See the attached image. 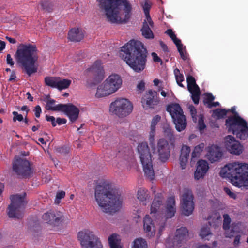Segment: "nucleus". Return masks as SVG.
<instances>
[{
	"mask_svg": "<svg viewBox=\"0 0 248 248\" xmlns=\"http://www.w3.org/2000/svg\"><path fill=\"white\" fill-rule=\"evenodd\" d=\"M94 191L95 200L104 212L111 214L119 210L123 200L121 192L111 183L97 185Z\"/></svg>",
	"mask_w": 248,
	"mask_h": 248,
	"instance_id": "1",
	"label": "nucleus"
},
{
	"mask_svg": "<svg viewBox=\"0 0 248 248\" xmlns=\"http://www.w3.org/2000/svg\"><path fill=\"white\" fill-rule=\"evenodd\" d=\"M148 50L140 41L130 40L121 47L120 56L135 72L143 71L146 65Z\"/></svg>",
	"mask_w": 248,
	"mask_h": 248,
	"instance_id": "2",
	"label": "nucleus"
},
{
	"mask_svg": "<svg viewBox=\"0 0 248 248\" xmlns=\"http://www.w3.org/2000/svg\"><path fill=\"white\" fill-rule=\"evenodd\" d=\"M38 49L35 45L30 43H21L15 54L17 62L29 76L37 72L35 63L38 59Z\"/></svg>",
	"mask_w": 248,
	"mask_h": 248,
	"instance_id": "3",
	"label": "nucleus"
},
{
	"mask_svg": "<svg viewBox=\"0 0 248 248\" xmlns=\"http://www.w3.org/2000/svg\"><path fill=\"white\" fill-rule=\"evenodd\" d=\"M100 8L105 13L108 21L117 23L122 21L120 16L121 7L124 6L125 17L124 19L126 22L130 16L131 6L127 0H97Z\"/></svg>",
	"mask_w": 248,
	"mask_h": 248,
	"instance_id": "4",
	"label": "nucleus"
},
{
	"mask_svg": "<svg viewBox=\"0 0 248 248\" xmlns=\"http://www.w3.org/2000/svg\"><path fill=\"white\" fill-rule=\"evenodd\" d=\"M222 178H228L231 183L238 187L248 188V164L233 162L223 167L220 171Z\"/></svg>",
	"mask_w": 248,
	"mask_h": 248,
	"instance_id": "5",
	"label": "nucleus"
},
{
	"mask_svg": "<svg viewBox=\"0 0 248 248\" xmlns=\"http://www.w3.org/2000/svg\"><path fill=\"white\" fill-rule=\"evenodd\" d=\"M225 123L228 131L232 132L237 138L245 140L248 137L247 123L239 114L229 116Z\"/></svg>",
	"mask_w": 248,
	"mask_h": 248,
	"instance_id": "6",
	"label": "nucleus"
},
{
	"mask_svg": "<svg viewBox=\"0 0 248 248\" xmlns=\"http://www.w3.org/2000/svg\"><path fill=\"white\" fill-rule=\"evenodd\" d=\"M26 193L17 194L10 197L11 203L8 207V215L10 218L21 219L23 217V210L27 204Z\"/></svg>",
	"mask_w": 248,
	"mask_h": 248,
	"instance_id": "7",
	"label": "nucleus"
},
{
	"mask_svg": "<svg viewBox=\"0 0 248 248\" xmlns=\"http://www.w3.org/2000/svg\"><path fill=\"white\" fill-rule=\"evenodd\" d=\"M133 105L128 99L120 98L112 102L109 106V112L119 118L129 115L132 111Z\"/></svg>",
	"mask_w": 248,
	"mask_h": 248,
	"instance_id": "8",
	"label": "nucleus"
},
{
	"mask_svg": "<svg viewBox=\"0 0 248 248\" xmlns=\"http://www.w3.org/2000/svg\"><path fill=\"white\" fill-rule=\"evenodd\" d=\"M166 110L171 116L176 129L179 132L184 130L187 123L186 117L183 114L182 108L180 105L177 103L169 105Z\"/></svg>",
	"mask_w": 248,
	"mask_h": 248,
	"instance_id": "9",
	"label": "nucleus"
},
{
	"mask_svg": "<svg viewBox=\"0 0 248 248\" xmlns=\"http://www.w3.org/2000/svg\"><path fill=\"white\" fill-rule=\"evenodd\" d=\"M78 238L82 248H102V245L97 236L89 230L79 232Z\"/></svg>",
	"mask_w": 248,
	"mask_h": 248,
	"instance_id": "10",
	"label": "nucleus"
},
{
	"mask_svg": "<svg viewBox=\"0 0 248 248\" xmlns=\"http://www.w3.org/2000/svg\"><path fill=\"white\" fill-rule=\"evenodd\" d=\"M85 75L89 78L88 82L96 85L104 78V71L100 61H96L90 68L85 71Z\"/></svg>",
	"mask_w": 248,
	"mask_h": 248,
	"instance_id": "11",
	"label": "nucleus"
},
{
	"mask_svg": "<svg viewBox=\"0 0 248 248\" xmlns=\"http://www.w3.org/2000/svg\"><path fill=\"white\" fill-rule=\"evenodd\" d=\"M13 170L17 175L23 178L29 177L32 173L30 162L19 157L13 161Z\"/></svg>",
	"mask_w": 248,
	"mask_h": 248,
	"instance_id": "12",
	"label": "nucleus"
},
{
	"mask_svg": "<svg viewBox=\"0 0 248 248\" xmlns=\"http://www.w3.org/2000/svg\"><path fill=\"white\" fill-rule=\"evenodd\" d=\"M182 213L185 216L191 214L194 209L193 196L191 191L185 190L181 199Z\"/></svg>",
	"mask_w": 248,
	"mask_h": 248,
	"instance_id": "13",
	"label": "nucleus"
},
{
	"mask_svg": "<svg viewBox=\"0 0 248 248\" xmlns=\"http://www.w3.org/2000/svg\"><path fill=\"white\" fill-rule=\"evenodd\" d=\"M170 142L165 138L159 139L157 142L156 153L158 158L163 162H166L170 156Z\"/></svg>",
	"mask_w": 248,
	"mask_h": 248,
	"instance_id": "14",
	"label": "nucleus"
},
{
	"mask_svg": "<svg viewBox=\"0 0 248 248\" xmlns=\"http://www.w3.org/2000/svg\"><path fill=\"white\" fill-rule=\"evenodd\" d=\"M141 102L143 107L145 109L154 108L159 102L157 92L149 90L142 97Z\"/></svg>",
	"mask_w": 248,
	"mask_h": 248,
	"instance_id": "15",
	"label": "nucleus"
},
{
	"mask_svg": "<svg viewBox=\"0 0 248 248\" xmlns=\"http://www.w3.org/2000/svg\"><path fill=\"white\" fill-rule=\"evenodd\" d=\"M122 84L121 77L118 74L110 75L105 81V87L111 94L120 88Z\"/></svg>",
	"mask_w": 248,
	"mask_h": 248,
	"instance_id": "16",
	"label": "nucleus"
},
{
	"mask_svg": "<svg viewBox=\"0 0 248 248\" xmlns=\"http://www.w3.org/2000/svg\"><path fill=\"white\" fill-rule=\"evenodd\" d=\"M175 201L174 197H170L167 200L166 210L165 212L166 218H162V222L160 224L159 233L161 234L166 225V219L172 218L176 213Z\"/></svg>",
	"mask_w": 248,
	"mask_h": 248,
	"instance_id": "17",
	"label": "nucleus"
},
{
	"mask_svg": "<svg viewBox=\"0 0 248 248\" xmlns=\"http://www.w3.org/2000/svg\"><path fill=\"white\" fill-rule=\"evenodd\" d=\"M224 141L226 149L231 154L239 155L242 153L243 146L232 136L228 135L225 137Z\"/></svg>",
	"mask_w": 248,
	"mask_h": 248,
	"instance_id": "18",
	"label": "nucleus"
},
{
	"mask_svg": "<svg viewBox=\"0 0 248 248\" xmlns=\"http://www.w3.org/2000/svg\"><path fill=\"white\" fill-rule=\"evenodd\" d=\"M60 111L63 112L69 119L70 121L73 123L78 118L79 109L76 106L71 103L63 104L59 106Z\"/></svg>",
	"mask_w": 248,
	"mask_h": 248,
	"instance_id": "19",
	"label": "nucleus"
},
{
	"mask_svg": "<svg viewBox=\"0 0 248 248\" xmlns=\"http://www.w3.org/2000/svg\"><path fill=\"white\" fill-rule=\"evenodd\" d=\"M62 214L57 211H50L45 213L42 218L44 221L50 225L58 226L62 221Z\"/></svg>",
	"mask_w": 248,
	"mask_h": 248,
	"instance_id": "20",
	"label": "nucleus"
},
{
	"mask_svg": "<svg viewBox=\"0 0 248 248\" xmlns=\"http://www.w3.org/2000/svg\"><path fill=\"white\" fill-rule=\"evenodd\" d=\"M137 149L141 163L152 160L151 152L147 142L140 143Z\"/></svg>",
	"mask_w": 248,
	"mask_h": 248,
	"instance_id": "21",
	"label": "nucleus"
},
{
	"mask_svg": "<svg viewBox=\"0 0 248 248\" xmlns=\"http://www.w3.org/2000/svg\"><path fill=\"white\" fill-rule=\"evenodd\" d=\"M222 156V153L219 146L212 145L208 147L206 157L211 163H214L218 161L221 158Z\"/></svg>",
	"mask_w": 248,
	"mask_h": 248,
	"instance_id": "22",
	"label": "nucleus"
},
{
	"mask_svg": "<svg viewBox=\"0 0 248 248\" xmlns=\"http://www.w3.org/2000/svg\"><path fill=\"white\" fill-rule=\"evenodd\" d=\"M209 169L207 162L203 160H200L197 164L196 171L194 173V177L196 180L202 178L206 173Z\"/></svg>",
	"mask_w": 248,
	"mask_h": 248,
	"instance_id": "23",
	"label": "nucleus"
},
{
	"mask_svg": "<svg viewBox=\"0 0 248 248\" xmlns=\"http://www.w3.org/2000/svg\"><path fill=\"white\" fill-rule=\"evenodd\" d=\"M84 36L83 31L79 28L70 29L68 33V39L72 42H80Z\"/></svg>",
	"mask_w": 248,
	"mask_h": 248,
	"instance_id": "24",
	"label": "nucleus"
},
{
	"mask_svg": "<svg viewBox=\"0 0 248 248\" xmlns=\"http://www.w3.org/2000/svg\"><path fill=\"white\" fill-rule=\"evenodd\" d=\"M163 130L165 137L169 140L171 147L174 149L175 146V137L173 130L168 124L163 125Z\"/></svg>",
	"mask_w": 248,
	"mask_h": 248,
	"instance_id": "25",
	"label": "nucleus"
},
{
	"mask_svg": "<svg viewBox=\"0 0 248 248\" xmlns=\"http://www.w3.org/2000/svg\"><path fill=\"white\" fill-rule=\"evenodd\" d=\"M190 152L189 147L185 145L182 146L179 158L180 164L182 169H184L186 167Z\"/></svg>",
	"mask_w": 248,
	"mask_h": 248,
	"instance_id": "26",
	"label": "nucleus"
},
{
	"mask_svg": "<svg viewBox=\"0 0 248 248\" xmlns=\"http://www.w3.org/2000/svg\"><path fill=\"white\" fill-rule=\"evenodd\" d=\"M143 228L147 233L148 235L150 236H153L155 234V229L153 220L150 217L149 215H146L143 219Z\"/></svg>",
	"mask_w": 248,
	"mask_h": 248,
	"instance_id": "27",
	"label": "nucleus"
},
{
	"mask_svg": "<svg viewBox=\"0 0 248 248\" xmlns=\"http://www.w3.org/2000/svg\"><path fill=\"white\" fill-rule=\"evenodd\" d=\"M154 24L151 25L146 19L144 20L141 29L142 35L144 38L149 39L154 38V33L151 29V27L152 28Z\"/></svg>",
	"mask_w": 248,
	"mask_h": 248,
	"instance_id": "28",
	"label": "nucleus"
},
{
	"mask_svg": "<svg viewBox=\"0 0 248 248\" xmlns=\"http://www.w3.org/2000/svg\"><path fill=\"white\" fill-rule=\"evenodd\" d=\"M188 236V231L186 227H182L176 231L175 240L180 244L186 241Z\"/></svg>",
	"mask_w": 248,
	"mask_h": 248,
	"instance_id": "29",
	"label": "nucleus"
},
{
	"mask_svg": "<svg viewBox=\"0 0 248 248\" xmlns=\"http://www.w3.org/2000/svg\"><path fill=\"white\" fill-rule=\"evenodd\" d=\"M141 164L143 166V169L145 176L150 180H154L155 178V172L153 168L152 160L146 161Z\"/></svg>",
	"mask_w": 248,
	"mask_h": 248,
	"instance_id": "30",
	"label": "nucleus"
},
{
	"mask_svg": "<svg viewBox=\"0 0 248 248\" xmlns=\"http://www.w3.org/2000/svg\"><path fill=\"white\" fill-rule=\"evenodd\" d=\"M163 202V196L161 193L155 195L151 206V213H156L160 206Z\"/></svg>",
	"mask_w": 248,
	"mask_h": 248,
	"instance_id": "31",
	"label": "nucleus"
},
{
	"mask_svg": "<svg viewBox=\"0 0 248 248\" xmlns=\"http://www.w3.org/2000/svg\"><path fill=\"white\" fill-rule=\"evenodd\" d=\"M44 101L46 103V108L47 110L60 111V109H59V106L62 105V104H59L55 106H53L56 101L54 99H51L49 95H46L44 99Z\"/></svg>",
	"mask_w": 248,
	"mask_h": 248,
	"instance_id": "32",
	"label": "nucleus"
},
{
	"mask_svg": "<svg viewBox=\"0 0 248 248\" xmlns=\"http://www.w3.org/2000/svg\"><path fill=\"white\" fill-rule=\"evenodd\" d=\"M200 235L202 239L209 240L212 235V233L210 232V227L207 225L203 226L201 230Z\"/></svg>",
	"mask_w": 248,
	"mask_h": 248,
	"instance_id": "33",
	"label": "nucleus"
},
{
	"mask_svg": "<svg viewBox=\"0 0 248 248\" xmlns=\"http://www.w3.org/2000/svg\"><path fill=\"white\" fill-rule=\"evenodd\" d=\"M71 83V80L68 79H61L58 78L57 89L59 90L68 88Z\"/></svg>",
	"mask_w": 248,
	"mask_h": 248,
	"instance_id": "34",
	"label": "nucleus"
},
{
	"mask_svg": "<svg viewBox=\"0 0 248 248\" xmlns=\"http://www.w3.org/2000/svg\"><path fill=\"white\" fill-rule=\"evenodd\" d=\"M58 78L54 77H46L44 81L46 86L53 88H57Z\"/></svg>",
	"mask_w": 248,
	"mask_h": 248,
	"instance_id": "35",
	"label": "nucleus"
},
{
	"mask_svg": "<svg viewBox=\"0 0 248 248\" xmlns=\"http://www.w3.org/2000/svg\"><path fill=\"white\" fill-rule=\"evenodd\" d=\"M228 110L225 108H217L213 110L212 116L217 119L223 118L226 116Z\"/></svg>",
	"mask_w": 248,
	"mask_h": 248,
	"instance_id": "36",
	"label": "nucleus"
},
{
	"mask_svg": "<svg viewBox=\"0 0 248 248\" xmlns=\"http://www.w3.org/2000/svg\"><path fill=\"white\" fill-rule=\"evenodd\" d=\"M106 89L105 84L104 85L99 86L97 89L95 96L98 98L102 97L111 94Z\"/></svg>",
	"mask_w": 248,
	"mask_h": 248,
	"instance_id": "37",
	"label": "nucleus"
},
{
	"mask_svg": "<svg viewBox=\"0 0 248 248\" xmlns=\"http://www.w3.org/2000/svg\"><path fill=\"white\" fill-rule=\"evenodd\" d=\"M148 191L146 189L140 188L138 190L137 197L141 202H145L148 199Z\"/></svg>",
	"mask_w": 248,
	"mask_h": 248,
	"instance_id": "38",
	"label": "nucleus"
},
{
	"mask_svg": "<svg viewBox=\"0 0 248 248\" xmlns=\"http://www.w3.org/2000/svg\"><path fill=\"white\" fill-rule=\"evenodd\" d=\"M108 243L110 248H122V247L118 244L117 235L113 233L108 237Z\"/></svg>",
	"mask_w": 248,
	"mask_h": 248,
	"instance_id": "39",
	"label": "nucleus"
},
{
	"mask_svg": "<svg viewBox=\"0 0 248 248\" xmlns=\"http://www.w3.org/2000/svg\"><path fill=\"white\" fill-rule=\"evenodd\" d=\"M187 83V89L189 91L199 88L196 84L195 78L192 76H188L186 78Z\"/></svg>",
	"mask_w": 248,
	"mask_h": 248,
	"instance_id": "40",
	"label": "nucleus"
},
{
	"mask_svg": "<svg viewBox=\"0 0 248 248\" xmlns=\"http://www.w3.org/2000/svg\"><path fill=\"white\" fill-rule=\"evenodd\" d=\"M132 248H148L146 241L142 238H138L134 240Z\"/></svg>",
	"mask_w": 248,
	"mask_h": 248,
	"instance_id": "41",
	"label": "nucleus"
},
{
	"mask_svg": "<svg viewBox=\"0 0 248 248\" xmlns=\"http://www.w3.org/2000/svg\"><path fill=\"white\" fill-rule=\"evenodd\" d=\"M204 147L203 143L200 144L195 147L192 153V159L199 157Z\"/></svg>",
	"mask_w": 248,
	"mask_h": 248,
	"instance_id": "42",
	"label": "nucleus"
},
{
	"mask_svg": "<svg viewBox=\"0 0 248 248\" xmlns=\"http://www.w3.org/2000/svg\"><path fill=\"white\" fill-rule=\"evenodd\" d=\"M150 8V4L147 1H145L144 4L143 5V8L144 11V13L146 15V19L152 25L153 24V21H152L149 15V10Z\"/></svg>",
	"mask_w": 248,
	"mask_h": 248,
	"instance_id": "43",
	"label": "nucleus"
},
{
	"mask_svg": "<svg viewBox=\"0 0 248 248\" xmlns=\"http://www.w3.org/2000/svg\"><path fill=\"white\" fill-rule=\"evenodd\" d=\"M191 94L192 99L195 104H198L199 102L200 90V88L191 90L189 91Z\"/></svg>",
	"mask_w": 248,
	"mask_h": 248,
	"instance_id": "44",
	"label": "nucleus"
},
{
	"mask_svg": "<svg viewBox=\"0 0 248 248\" xmlns=\"http://www.w3.org/2000/svg\"><path fill=\"white\" fill-rule=\"evenodd\" d=\"M174 72L178 85L181 87H184V85L181 83L184 80V77L183 74L180 73L179 70L177 68L174 70Z\"/></svg>",
	"mask_w": 248,
	"mask_h": 248,
	"instance_id": "45",
	"label": "nucleus"
},
{
	"mask_svg": "<svg viewBox=\"0 0 248 248\" xmlns=\"http://www.w3.org/2000/svg\"><path fill=\"white\" fill-rule=\"evenodd\" d=\"M204 96L203 103L204 105H206L207 107L208 108V106H210L212 102L215 99V96L211 93H205Z\"/></svg>",
	"mask_w": 248,
	"mask_h": 248,
	"instance_id": "46",
	"label": "nucleus"
},
{
	"mask_svg": "<svg viewBox=\"0 0 248 248\" xmlns=\"http://www.w3.org/2000/svg\"><path fill=\"white\" fill-rule=\"evenodd\" d=\"M223 228L224 230H227L230 228V224L231 221V218L227 214H225L223 215Z\"/></svg>",
	"mask_w": 248,
	"mask_h": 248,
	"instance_id": "47",
	"label": "nucleus"
},
{
	"mask_svg": "<svg viewBox=\"0 0 248 248\" xmlns=\"http://www.w3.org/2000/svg\"><path fill=\"white\" fill-rule=\"evenodd\" d=\"M65 195V193L64 191H58L56 194L55 202L56 203L59 204L60 202V200L62 199L64 197Z\"/></svg>",
	"mask_w": 248,
	"mask_h": 248,
	"instance_id": "48",
	"label": "nucleus"
},
{
	"mask_svg": "<svg viewBox=\"0 0 248 248\" xmlns=\"http://www.w3.org/2000/svg\"><path fill=\"white\" fill-rule=\"evenodd\" d=\"M41 6L43 9L45 10L48 12L52 11L51 5L50 3L48 1H44L42 2Z\"/></svg>",
	"mask_w": 248,
	"mask_h": 248,
	"instance_id": "49",
	"label": "nucleus"
},
{
	"mask_svg": "<svg viewBox=\"0 0 248 248\" xmlns=\"http://www.w3.org/2000/svg\"><path fill=\"white\" fill-rule=\"evenodd\" d=\"M12 114L14 115L13 119L14 122H16V121L21 122L23 120L24 118L23 116L21 114H18L17 112L13 111Z\"/></svg>",
	"mask_w": 248,
	"mask_h": 248,
	"instance_id": "50",
	"label": "nucleus"
},
{
	"mask_svg": "<svg viewBox=\"0 0 248 248\" xmlns=\"http://www.w3.org/2000/svg\"><path fill=\"white\" fill-rule=\"evenodd\" d=\"M56 152L59 153L66 154L69 153V148L65 146L58 147L56 149Z\"/></svg>",
	"mask_w": 248,
	"mask_h": 248,
	"instance_id": "51",
	"label": "nucleus"
},
{
	"mask_svg": "<svg viewBox=\"0 0 248 248\" xmlns=\"http://www.w3.org/2000/svg\"><path fill=\"white\" fill-rule=\"evenodd\" d=\"M160 120L161 117L159 115H156L154 116L151 122V127H155L156 125L160 121Z\"/></svg>",
	"mask_w": 248,
	"mask_h": 248,
	"instance_id": "52",
	"label": "nucleus"
},
{
	"mask_svg": "<svg viewBox=\"0 0 248 248\" xmlns=\"http://www.w3.org/2000/svg\"><path fill=\"white\" fill-rule=\"evenodd\" d=\"M33 111L34 112L35 117L37 118H39L42 113V109L41 107L39 105H36L33 109Z\"/></svg>",
	"mask_w": 248,
	"mask_h": 248,
	"instance_id": "53",
	"label": "nucleus"
},
{
	"mask_svg": "<svg viewBox=\"0 0 248 248\" xmlns=\"http://www.w3.org/2000/svg\"><path fill=\"white\" fill-rule=\"evenodd\" d=\"M46 119L47 121L51 122L53 127L56 126V119L54 116L46 115Z\"/></svg>",
	"mask_w": 248,
	"mask_h": 248,
	"instance_id": "54",
	"label": "nucleus"
},
{
	"mask_svg": "<svg viewBox=\"0 0 248 248\" xmlns=\"http://www.w3.org/2000/svg\"><path fill=\"white\" fill-rule=\"evenodd\" d=\"M224 190L229 196L230 197L233 199H236V194L234 192H232L229 188L224 187Z\"/></svg>",
	"mask_w": 248,
	"mask_h": 248,
	"instance_id": "55",
	"label": "nucleus"
},
{
	"mask_svg": "<svg viewBox=\"0 0 248 248\" xmlns=\"http://www.w3.org/2000/svg\"><path fill=\"white\" fill-rule=\"evenodd\" d=\"M178 51L180 55V56H181V58L183 60H186L187 59V54L184 51L183 49V47H181V48H178Z\"/></svg>",
	"mask_w": 248,
	"mask_h": 248,
	"instance_id": "56",
	"label": "nucleus"
},
{
	"mask_svg": "<svg viewBox=\"0 0 248 248\" xmlns=\"http://www.w3.org/2000/svg\"><path fill=\"white\" fill-rule=\"evenodd\" d=\"M198 124L200 130H202L206 127V125L203 122V118L201 117L199 119L198 122Z\"/></svg>",
	"mask_w": 248,
	"mask_h": 248,
	"instance_id": "57",
	"label": "nucleus"
},
{
	"mask_svg": "<svg viewBox=\"0 0 248 248\" xmlns=\"http://www.w3.org/2000/svg\"><path fill=\"white\" fill-rule=\"evenodd\" d=\"M172 41L176 46L177 49H178V48H180L183 47V44L181 43V40L177 38L176 36L174 39H172Z\"/></svg>",
	"mask_w": 248,
	"mask_h": 248,
	"instance_id": "58",
	"label": "nucleus"
},
{
	"mask_svg": "<svg viewBox=\"0 0 248 248\" xmlns=\"http://www.w3.org/2000/svg\"><path fill=\"white\" fill-rule=\"evenodd\" d=\"M6 62L7 63L10 65L11 66H13L14 65V62L11 57L10 54H8L6 56Z\"/></svg>",
	"mask_w": 248,
	"mask_h": 248,
	"instance_id": "59",
	"label": "nucleus"
},
{
	"mask_svg": "<svg viewBox=\"0 0 248 248\" xmlns=\"http://www.w3.org/2000/svg\"><path fill=\"white\" fill-rule=\"evenodd\" d=\"M151 55L153 57V61L155 62H162L161 59L158 56L157 54L155 52H152Z\"/></svg>",
	"mask_w": 248,
	"mask_h": 248,
	"instance_id": "60",
	"label": "nucleus"
},
{
	"mask_svg": "<svg viewBox=\"0 0 248 248\" xmlns=\"http://www.w3.org/2000/svg\"><path fill=\"white\" fill-rule=\"evenodd\" d=\"M67 122V120L65 118H61L60 117L57 118L56 120V124L61 125L65 124Z\"/></svg>",
	"mask_w": 248,
	"mask_h": 248,
	"instance_id": "61",
	"label": "nucleus"
},
{
	"mask_svg": "<svg viewBox=\"0 0 248 248\" xmlns=\"http://www.w3.org/2000/svg\"><path fill=\"white\" fill-rule=\"evenodd\" d=\"M165 33L167 34L172 40L176 36L171 29H168Z\"/></svg>",
	"mask_w": 248,
	"mask_h": 248,
	"instance_id": "62",
	"label": "nucleus"
},
{
	"mask_svg": "<svg viewBox=\"0 0 248 248\" xmlns=\"http://www.w3.org/2000/svg\"><path fill=\"white\" fill-rule=\"evenodd\" d=\"M155 133V127H151V131L150 132V141L154 140Z\"/></svg>",
	"mask_w": 248,
	"mask_h": 248,
	"instance_id": "63",
	"label": "nucleus"
},
{
	"mask_svg": "<svg viewBox=\"0 0 248 248\" xmlns=\"http://www.w3.org/2000/svg\"><path fill=\"white\" fill-rule=\"evenodd\" d=\"M240 239H241V235H237L235 236L234 240L233 241V245L235 246H238L240 242Z\"/></svg>",
	"mask_w": 248,
	"mask_h": 248,
	"instance_id": "64",
	"label": "nucleus"
}]
</instances>
